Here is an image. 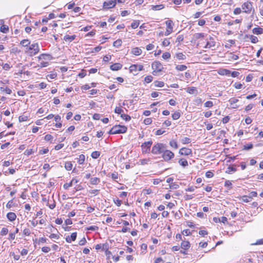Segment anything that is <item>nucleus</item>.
Returning a JSON list of instances; mask_svg holds the SVG:
<instances>
[{
    "label": "nucleus",
    "instance_id": "1",
    "mask_svg": "<svg viewBox=\"0 0 263 263\" xmlns=\"http://www.w3.org/2000/svg\"><path fill=\"white\" fill-rule=\"evenodd\" d=\"M127 130V127L124 125H116L111 128L108 133L109 135L123 134L125 133Z\"/></svg>",
    "mask_w": 263,
    "mask_h": 263
},
{
    "label": "nucleus",
    "instance_id": "2",
    "mask_svg": "<svg viewBox=\"0 0 263 263\" xmlns=\"http://www.w3.org/2000/svg\"><path fill=\"white\" fill-rule=\"evenodd\" d=\"M166 145L161 143H157L152 147L151 152L154 155L162 154Z\"/></svg>",
    "mask_w": 263,
    "mask_h": 263
},
{
    "label": "nucleus",
    "instance_id": "3",
    "mask_svg": "<svg viewBox=\"0 0 263 263\" xmlns=\"http://www.w3.org/2000/svg\"><path fill=\"white\" fill-rule=\"evenodd\" d=\"M40 51V48L37 43H33L31 44L28 48H26V52L29 56L32 57Z\"/></svg>",
    "mask_w": 263,
    "mask_h": 263
},
{
    "label": "nucleus",
    "instance_id": "4",
    "mask_svg": "<svg viewBox=\"0 0 263 263\" xmlns=\"http://www.w3.org/2000/svg\"><path fill=\"white\" fill-rule=\"evenodd\" d=\"M241 8L242 9V12L247 14L251 13L253 9L252 3L249 1L245 2L242 4Z\"/></svg>",
    "mask_w": 263,
    "mask_h": 263
},
{
    "label": "nucleus",
    "instance_id": "5",
    "mask_svg": "<svg viewBox=\"0 0 263 263\" xmlns=\"http://www.w3.org/2000/svg\"><path fill=\"white\" fill-rule=\"evenodd\" d=\"M174 154L171 151L165 148L162 154V157L165 161H168L174 157Z\"/></svg>",
    "mask_w": 263,
    "mask_h": 263
},
{
    "label": "nucleus",
    "instance_id": "6",
    "mask_svg": "<svg viewBox=\"0 0 263 263\" xmlns=\"http://www.w3.org/2000/svg\"><path fill=\"white\" fill-rule=\"evenodd\" d=\"M153 144L152 141L145 142L141 145L142 152L143 154H147L150 152L151 147Z\"/></svg>",
    "mask_w": 263,
    "mask_h": 263
},
{
    "label": "nucleus",
    "instance_id": "7",
    "mask_svg": "<svg viewBox=\"0 0 263 263\" xmlns=\"http://www.w3.org/2000/svg\"><path fill=\"white\" fill-rule=\"evenodd\" d=\"M116 0L105 1L103 3V8L105 9H108L114 8L116 6Z\"/></svg>",
    "mask_w": 263,
    "mask_h": 263
},
{
    "label": "nucleus",
    "instance_id": "8",
    "mask_svg": "<svg viewBox=\"0 0 263 263\" xmlns=\"http://www.w3.org/2000/svg\"><path fill=\"white\" fill-rule=\"evenodd\" d=\"M206 40L207 42L206 45L204 47V48H211L215 46L216 42L213 37L209 36V37L207 38Z\"/></svg>",
    "mask_w": 263,
    "mask_h": 263
},
{
    "label": "nucleus",
    "instance_id": "9",
    "mask_svg": "<svg viewBox=\"0 0 263 263\" xmlns=\"http://www.w3.org/2000/svg\"><path fill=\"white\" fill-rule=\"evenodd\" d=\"M152 68L157 72H160L163 69V66L159 61H155L152 65Z\"/></svg>",
    "mask_w": 263,
    "mask_h": 263
},
{
    "label": "nucleus",
    "instance_id": "10",
    "mask_svg": "<svg viewBox=\"0 0 263 263\" xmlns=\"http://www.w3.org/2000/svg\"><path fill=\"white\" fill-rule=\"evenodd\" d=\"M179 153L181 155L189 156L192 154V151L190 148L183 147L180 149Z\"/></svg>",
    "mask_w": 263,
    "mask_h": 263
},
{
    "label": "nucleus",
    "instance_id": "11",
    "mask_svg": "<svg viewBox=\"0 0 263 263\" xmlns=\"http://www.w3.org/2000/svg\"><path fill=\"white\" fill-rule=\"evenodd\" d=\"M143 69V66L142 65H136L133 64L132 65L129 67V70L130 71H141Z\"/></svg>",
    "mask_w": 263,
    "mask_h": 263
},
{
    "label": "nucleus",
    "instance_id": "12",
    "mask_svg": "<svg viewBox=\"0 0 263 263\" xmlns=\"http://www.w3.org/2000/svg\"><path fill=\"white\" fill-rule=\"evenodd\" d=\"M122 67V65L120 63H115L114 64H112L110 66V68L111 70L113 71H117L121 69Z\"/></svg>",
    "mask_w": 263,
    "mask_h": 263
},
{
    "label": "nucleus",
    "instance_id": "13",
    "mask_svg": "<svg viewBox=\"0 0 263 263\" xmlns=\"http://www.w3.org/2000/svg\"><path fill=\"white\" fill-rule=\"evenodd\" d=\"M7 217L9 221H13L15 220L16 218V215L13 212H9L7 214Z\"/></svg>",
    "mask_w": 263,
    "mask_h": 263
},
{
    "label": "nucleus",
    "instance_id": "14",
    "mask_svg": "<svg viewBox=\"0 0 263 263\" xmlns=\"http://www.w3.org/2000/svg\"><path fill=\"white\" fill-rule=\"evenodd\" d=\"M76 37V35H66L64 36L63 40H65L66 42H71L72 41H73Z\"/></svg>",
    "mask_w": 263,
    "mask_h": 263
},
{
    "label": "nucleus",
    "instance_id": "15",
    "mask_svg": "<svg viewBox=\"0 0 263 263\" xmlns=\"http://www.w3.org/2000/svg\"><path fill=\"white\" fill-rule=\"evenodd\" d=\"M181 247L184 250H187L190 247L189 241L183 240L181 244Z\"/></svg>",
    "mask_w": 263,
    "mask_h": 263
},
{
    "label": "nucleus",
    "instance_id": "16",
    "mask_svg": "<svg viewBox=\"0 0 263 263\" xmlns=\"http://www.w3.org/2000/svg\"><path fill=\"white\" fill-rule=\"evenodd\" d=\"M252 31L255 34H261L263 33V28L260 27H255L253 29Z\"/></svg>",
    "mask_w": 263,
    "mask_h": 263
},
{
    "label": "nucleus",
    "instance_id": "17",
    "mask_svg": "<svg viewBox=\"0 0 263 263\" xmlns=\"http://www.w3.org/2000/svg\"><path fill=\"white\" fill-rule=\"evenodd\" d=\"M132 52L134 55H139L141 54L142 50L138 47H135L132 49Z\"/></svg>",
    "mask_w": 263,
    "mask_h": 263
},
{
    "label": "nucleus",
    "instance_id": "18",
    "mask_svg": "<svg viewBox=\"0 0 263 263\" xmlns=\"http://www.w3.org/2000/svg\"><path fill=\"white\" fill-rule=\"evenodd\" d=\"M165 24L166 25V29H168L173 32V26L172 21L168 20L165 22Z\"/></svg>",
    "mask_w": 263,
    "mask_h": 263
},
{
    "label": "nucleus",
    "instance_id": "19",
    "mask_svg": "<svg viewBox=\"0 0 263 263\" xmlns=\"http://www.w3.org/2000/svg\"><path fill=\"white\" fill-rule=\"evenodd\" d=\"M206 34L204 33H196L193 35V37L195 40L204 37Z\"/></svg>",
    "mask_w": 263,
    "mask_h": 263
},
{
    "label": "nucleus",
    "instance_id": "20",
    "mask_svg": "<svg viewBox=\"0 0 263 263\" xmlns=\"http://www.w3.org/2000/svg\"><path fill=\"white\" fill-rule=\"evenodd\" d=\"M0 89L1 91L5 92L7 94H11L12 92L11 90L8 87L3 86L2 87H1Z\"/></svg>",
    "mask_w": 263,
    "mask_h": 263
},
{
    "label": "nucleus",
    "instance_id": "21",
    "mask_svg": "<svg viewBox=\"0 0 263 263\" xmlns=\"http://www.w3.org/2000/svg\"><path fill=\"white\" fill-rule=\"evenodd\" d=\"M186 91L190 94H194L197 92V90L195 87H189L187 88Z\"/></svg>",
    "mask_w": 263,
    "mask_h": 263
},
{
    "label": "nucleus",
    "instance_id": "22",
    "mask_svg": "<svg viewBox=\"0 0 263 263\" xmlns=\"http://www.w3.org/2000/svg\"><path fill=\"white\" fill-rule=\"evenodd\" d=\"M164 8V5L162 4L152 6V9L153 10H160L163 9Z\"/></svg>",
    "mask_w": 263,
    "mask_h": 263
},
{
    "label": "nucleus",
    "instance_id": "23",
    "mask_svg": "<svg viewBox=\"0 0 263 263\" xmlns=\"http://www.w3.org/2000/svg\"><path fill=\"white\" fill-rule=\"evenodd\" d=\"M0 31L4 33H7L9 31V27L8 26L3 25L0 27Z\"/></svg>",
    "mask_w": 263,
    "mask_h": 263
},
{
    "label": "nucleus",
    "instance_id": "24",
    "mask_svg": "<svg viewBox=\"0 0 263 263\" xmlns=\"http://www.w3.org/2000/svg\"><path fill=\"white\" fill-rule=\"evenodd\" d=\"M42 57V60H50L52 59V56L49 54L43 53L41 54V58Z\"/></svg>",
    "mask_w": 263,
    "mask_h": 263
},
{
    "label": "nucleus",
    "instance_id": "25",
    "mask_svg": "<svg viewBox=\"0 0 263 263\" xmlns=\"http://www.w3.org/2000/svg\"><path fill=\"white\" fill-rule=\"evenodd\" d=\"M181 142L183 144H189L191 142V139L188 137H183L180 139Z\"/></svg>",
    "mask_w": 263,
    "mask_h": 263
},
{
    "label": "nucleus",
    "instance_id": "26",
    "mask_svg": "<svg viewBox=\"0 0 263 263\" xmlns=\"http://www.w3.org/2000/svg\"><path fill=\"white\" fill-rule=\"evenodd\" d=\"M100 181V179L97 177H94L90 179V183L93 185L98 184Z\"/></svg>",
    "mask_w": 263,
    "mask_h": 263
},
{
    "label": "nucleus",
    "instance_id": "27",
    "mask_svg": "<svg viewBox=\"0 0 263 263\" xmlns=\"http://www.w3.org/2000/svg\"><path fill=\"white\" fill-rule=\"evenodd\" d=\"M30 44V41L27 39L23 40L20 42V44L24 47H27Z\"/></svg>",
    "mask_w": 263,
    "mask_h": 263
},
{
    "label": "nucleus",
    "instance_id": "28",
    "mask_svg": "<svg viewBox=\"0 0 263 263\" xmlns=\"http://www.w3.org/2000/svg\"><path fill=\"white\" fill-rule=\"evenodd\" d=\"M179 163L180 164V165H181V166H182L183 167H185L188 165V162H187V160H186L185 159H183V158L180 159L179 160Z\"/></svg>",
    "mask_w": 263,
    "mask_h": 263
},
{
    "label": "nucleus",
    "instance_id": "29",
    "mask_svg": "<svg viewBox=\"0 0 263 263\" xmlns=\"http://www.w3.org/2000/svg\"><path fill=\"white\" fill-rule=\"evenodd\" d=\"M65 168L67 171L71 170L72 168V164L71 162L70 161L66 162L65 164Z\"/></svg>",
    "mask_w": 263,
    "mask_h": 263
},
{
    "label": "nucleus",
    "instance_id": "30",
    "mask_svg": "<svg viewBox=\"0 0 263 263\" xmlns=\"http://www.w3.org/2000/svg\"><path fill=\"white\" fill-rule=\"evenodd\" d=\"M187 66L184 65H178L176 67V69L178 71H184L186 70Z\"/></svg>",
    "mask_w": 263,
    "mask_h": 263
},
{
    "label": "nucleus",
    "instance_id": "31",
    "mask_svg": "<svg viewBox=\"0 0 263 263\" xmlns=\"http://www.w3.org/2000/svg\"><path fill=\"white\" fill-rule=\"evenodd\" d=\"M85 156L83 154L80 155L78 158V163L80 164H83L85 161Z\"/></svg>",
    "mask_w": 263,
    "mask_h": 263
},
{
    "label": "nucleus",
    "instance_id": "32",
    "mask_svg": "<svg viewBox=\"0 0 263 263\" xmlns=\"http://www.w3.org/2000/svg\"><path fill=\"white\" fill-rule=\"evenodd\" d=\"M122 43V40L120 39H118L113 43V46L115 47H119L121 46Z\"/></svg>",
    "mask_w": 263,
    "mask_h": 263
},
{
    "label": "nucleus",
    "instance_id": "33",
    "mask_svg": "<svg viewBox=\"0 0 263 263\" xmlns=\"http://www.w3.org/2000/svg\"><path fill=\"white\" fill-rule=\"evenodd\" d=\"M169 144L171 147H174L176 149L178 148V147L176 141L174 140H171L169 142Z\"/></svg>",
    "mask_w": 263,
    "mask_h": 263
},
{
    "label": "nucleus",
    "instance_id": "34",
    "mask_svg": "<svg viewBox=\"0 0 263 263\" xmlns=\"http://www.w3.org/2000/svg\"><path fill=\"white\" fill-rule=\"evenodd\" d=\"M140 22L138 20H135L131 24V27L133 29L137 28L139 25Z\"/></svg>",
    "mask_w": 263,
    "mask_h": 263
},
{
    "label": "nucleus",
    "instance_id": "35",
    "mask_svg": "<svg viewBox=\"0 0 263 263\" xmlns=\"http://www.w3.org/2000/svg\"><path fill=\"white\" fill-rule=\"evenodd\" d=\"M181 114L179 111H176L172 114V118L173 120H177L180 117Z\"/></svg>",
    "mask_w": 263,
    "mask_h": 263
},
{
    "label": "nucleus",
    "instance_id": "36",
    "mask_svg": "<svg viewBox=\"0 0 263 263\" xmlns=\"http://www.w3.org/2000/svg\"><path fill=\"white\" fill-rule=\"evenodd\" d=\"M100 155V153L98 151H94L91 154V156L93 159H97Z\"/></svg>",
    "mask_w": 263,
    "mask_h": 263
},
{
    "label": "nucleus",
    "instance_id": "37",
    "mask_svg": "<svg viewBox=\"0 0 263 263\" xmlns=\"http://www.w3.org/2000/svg\"><path fill=\"white\" fill-rule=\"evenodd\" d=\"M231 73V71L229 70H228V69H222L221 71H220V72H219V74H221V75H229Z\"/></svg>",
    "mask_w": 263,
    "mask_h": 263
},
{
    "label": "nucleus",
    "instance_id": "38",
    "mask_svg": "<svg viewBox=\"0 0 263 263\" xmlns=\"http://www.w3.org/2000/svg\"><path fill=\"white\" fill-rule=\"evenodd\" d=\"M121 117L126 121H129L131 119V117L129 115L123 113L121 114Z\"/></svg>",
    "mask_w": 263,
    "mask_h": 263
},
{
    "label": "nucleus",
    "instance_id": "39",
    "mask_svg": "<svg viewBox=\"0 0 263 263\" xmlns=\"http://www.w3.org/2000/svg\"><path fill=\"white\" fill-rule=\"evenodd\" d=\"M176 58L179 60H184L185 59V55L182 53L179 52L176 54Z\"/></svg>",
    "mask_w": 263,
    "mask_h": 263
},
{
    "label": "nucleus",
    "instance_id": "40",
    "mask_svg": "<svg viewBox=\"0 0 263 263\" xmlns=\"http://www.w3.org/2000/svg\"><path fill=\"white\" fill-rule=\"evenodd\" d=\"M202 103V100L200 98H197L194 100V104L196 105H201Z\"/></svg>",
    "mask_w": 263,
    "mask_h": 263
},
{
    "label": "nucleus",
    "instance_id": "41",
    "mask_svg": "<svg viewBox=\"0 0 263 263\" xmlns=\"http://www.w3.org/2000/svg\"><path fill=\"white\" fill-rule=\"evenodd\" d=\"M242 200L245 202H249L252 200L251 197L243 196L242 197Z\"/></svg>",
    "mask_w": 263,
    "mask_h": 263
},
{
    "label": "nucleus",
    "instance_id": "42",
    "mask_svg": "<svg viewBox=\"0 0 263 263\" xmlns=\"http://www.w3.org/2000/svg\"><path fill=\"white\" fill-rule=\"evenodd\" d=\"M155 85L157 87H162L164 85V83L162 81H156L154 82Z\"/></svg>",
    "mask_w": 263,
    "mask_h": 263
},
{
    "label": "nucleus",
    "instance_id": "43",
    "mask_svg": "<svg viewBox=\"0 0 263 263\" xmlns=\"http://www.w3.org/2000/svg\"><path fill=\"white\" fill-rule=\"evenodd\" d=\"M115 112L118 114H122L123 113V110L121 107H116L115 109Z\"/></svg>",
    "mask_w": 263,
    "mask_h": 263
},
{
    "label": "nucleus",
    "instance_id": "44",
    "mask_svg": "<svg viewBox=\"0 0 263 263\" xmlns=\"http://www.w3.org/2000/svg\"><path fill=\"white\" fill-rule=\"evenodd\" d=\"M253 146L252 143H249L243 145V149L250 150L253 148Z\"/></svg>",
    "mask_w": 263,
    "mask_h": 263
},
{
    "label": "nucleus",
    "instance_id": "45",
    "mask_svg": "<svg viewBox=\"0 0 263 263\" xmlns=\"http://www.w3.org/2000/svg\"><path fill=\"white\" fill-rule=\"evenodd\" d=\"M8 233V230L6 228H3L1 231L0 235L2 236H4L7 234Z\"/></svg>",
    "mask_w": 263,
    "mask_h": 263
},
{
    "label": "nucleus",
    "instance_id": "46",
    "mask_svg": "<svg viewBox=\"0 0 263 263\" xmlns=\"http://www.w3.org/2000/svg\"><path fill=\"white\" fill-rule=\"evenodd\" d=\"M162 58L164 60H167V59H170L171 58V54L169 52H164L163 54H162Z\"/></svg>",
    "mask_w": 263,
    "mask_h": 263
},
{
    "label": "nucleus",
    "instance_id": "47",
    "mask_svg": "<svg viewBox=\"0 0 263 263\" xmlns=\"http://www.w3.org/2000/svg\"><path fill=\"white\" fill-rule=\"evenodd\" d=\"M236 171V168L232 166H229L228 168L226 173L228 174H230L231 172H235Z\"/></svg>",
    "mask_w": 263,
    "mask_h": 263
},
{
    "label": "nucleus",
    "instance_id": "48",
    "mask_svg": "<svg viewBox=\"0 0 263 263\" xmlns=\"http://www.w3.org/2000/svg\"><path fill=\"white\" fill-rule=\"evenodd\" d=\"M229 58L233 60H237L238 59L239 57L237 55L234 54L233 53H230L229 54Z\"/></svg>",
    "mask_w": 263,
    "mask_h": 263
},
{
    "label": "nucleus",
    "instance_id": "49",
    "mask_svg": "<svg viewBox=\"0 0 263 263\" xmlns=\"http://www.w3.org/2000/svg\"><path fill=\"white\" fill-rule=\"evenodd\" d=\"M170 39H165L162 42V45L165 47L168 46L171 43L170 42Z\"/></svg>",
    "mask_w": 263,
    "mask_h": 263
},
{
    "label": "nucleus",
    "instance_id": "50",
    "mask_svg": "<svg viewBox=\"0 0 263 263\" xmlns=\"http://www.w3.org/2000/svg\"><path fill=\"white\" fill-rule=\"evenodd\" d=\"M153 77L152 76H147L145 78V81L147 83H149L153 81Z\"/></svg>",
    "mask_w": 263,
    "mask_h": 263
},
{
    "label": "nucleus",
    "instance_id": "51",
    "mask_svg": "<svg viewBox=\"0 0 263 263\" xmlns=\"http://www.w3.org/2000/svg\"><path fill=\"white\" fill-rule=\"evenodd\" d=\"M213 106V103L212 101H206V102L204 103V106H205V107L211 108V107H212Z\"/></svg>",
    "mask_w": 263,
    "mask_h": 263
},
{
    "label": "nucleus",
    "instance_id": "52",
    "mask_svg": "<svg viewBox=\"0 0 263 263\" xmlns=\"http://www.w3.org/2000/svg\"><path fill=\"white\" fill-rule=\"evenodd\" d=\"M250 40L251 42L253 43H256L258 41V38L256 36L253 35H251Z\"/></svg>",
    "mask_w": 263,
    "mask_h": 263
},
{
    "label": "nucleus",
    "instance_id": "53",
    "mask_svg": "<svg viewBox=\"0 0 263 263\" xmlns=\"http://www.w3.org/2000/svg\"><path fill=\"white\" fill-rule=\"evenodd\" d=\"M238 102V100L236 98H231L229 100V102L230 103V104L231 105H233L235 103H236L237 102Z\"/></svg>",
    "mask_w": 263,
    "mask_h": 263
},
{
    "label": "nucleus",
    "instance_id": "54",
    "mask_svg": "<svg viewBox=\"0 0 263 263\" xmlns=\"http://www.w3.org/2000/svg\"><path fill=\"white\" fill-rule=\"evenodd\" d=\"M28 117L26 116H20L18 118L19 121L20 122L27 121Z\"/></svg>",
    "mask_w": 263,
    "mask_h": 263
},
{
    "label": "nucleus",
    "instance_id": "55",
    "mask_svg": "<svg viewBox=\"0 0 263 263\" xmlns=\"http://www.w3.org/2000/svg\"><path fill=\"white\" fill-rule=\"evenodd\" d=\"M232 183L230 180H227L225 181L224 186L228 188L231 189L232 188Z\"/></svg>",
    "mask_w": 263,
    "mask_h": 263
},
{
    "label": "nucleus",
    "instance_id": "56",
    "mask_svg": "<svg viewBox=\"0 0 263 263\" xmlns=\"http://www.w3.org/2000/svg\"><path fill=\"white\" fill-rule=\"evenodd\" d=\"M152 119L150 118H146L144 120V123L145 125H149L152 123Z\"/></svg>",
    "mask_w": 263,
    "mask_h": 263
},
{
    "label": "nucleus",
    "instance_id": "57",
    "mask_svg": "<svg viewBox=\"0 0 263 263\" xmlns=\"http://www.w3.org/2000/svg\"><path fill=\"white\" fill-rule=\"evenodd\" d=\"M184 37L182 35H179L177 36L176 42H178L179 44L183 41Z\"/></svg>",
    "mask_w": 263,
    "mask_h": 263
},
{
    "label": "nucleus",
    "instance_id": "58",
    "mask_svg": "<svg viewBox=\"0 0 263 263\" xmlns=\"http://www.w3.org/2000/svg\"><path fill=\"white\" fill-rule=\"evenodd\" d=\"M52 139H53L52 136L51 135H49V134L46 135L44 137V139L46 141H49L51 140Z\"/></svg>",
    "mask_w": 263,
    "mask_h": 263
},
{
    "label": "nucleus",
    "instance_id": "59",
    "mask_svg": "<svg viewBox=\"0 0 263 263\" xmlns=\"http://www.w3.org/2000/svg\"><path fill=\"white\" fill-rule=\"evenodd\" d=\"M214 176V174L211 171H208L206 172L205 173V176L208 178H212Z\"/></svg>",
    "mask_w": 263,
    "mask_h": 263
},
{
    "label": "nucleus",
    "instance_id": "60",
    "mask_svg": "<svg viewBox=\"0 0 263 263\" xmlns=\"http://www.w3.org/2000/svg\"><path fill=\"white\" fill-rule=\"evenodd\" d=\"M170 187L172 189H177L179 187V185L176 183H172L170 185Z\"/></svg>",
    "mask_w": 263,
    "mask_h": 263
},
{
    "label": "nucleus",
    "instance_id": "61",
    "mask_svg": "<svg viewBox=\"0 0 263 263\" xmlns=\"http://www.w3.org/2000/svg\"><path fill=\"white\" fill-rule=\"evenodd\" d=\"M49 65V63L47 62H42L40 63L39 67L41 68L46 67Z\"/></svg>",
    "mask_w": 263,
    "mask_h": 263
},
{
    "label": "nucleus",
    "instance_id": "62",
    "mask_svg": "<svg viewBox=\"0 0 263 263\" xmlns=\"http://www.w3.org/2000/svg\"><path fill=\"white\" fill-rule=\"evenodd\" d=\"M13 199L9 200L6 204V208L7 209H10L13 206Z\"/></svg>",
    "mask_w": 263,
    "mask_h": 263
},
{
    "label": "nucleus",
    "instance_id": "63",
    "mask_svg": "<svg viewBox=\"0 0 263 263\" xmlns=\"http://www.w3.org/2000/svg\"><path fill=\"white\" fill-rule=\"evenodd\" d=\"M23 234L26 236H29L30 234V231L28 228H25L23 230Z\"/></svg>",
    "mask_w": 263,
    "mask_h": 263
},
{
    "label": "nucleus",
    "instance_id": "64",
    "mask_svg": "<svg viewBox=\"0 0 263 263\" xmlns=\"http://www.w3.org/2000/svg\"><path fill=\"white\" fill-rule=\"evenodd\" d=\"M242 12V10L240 8H236L234 9L233 12L235 15H237L240 14Z\"/></svg>",
    "mask_w": 263,
    "mask_h": 263
}]
</instances>
